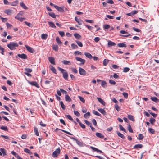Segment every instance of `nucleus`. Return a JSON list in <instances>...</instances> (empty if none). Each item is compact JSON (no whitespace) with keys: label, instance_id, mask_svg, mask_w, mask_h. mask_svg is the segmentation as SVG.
<instances>
[{"label":"nucleus","instance_id":"nucleus-24","mask_svg":"<svg viewBox=\"0 0 159 159\" xmlns=\"http://www.w3.org/2000/svg\"><path fill=\"white\" fill-rule=\"evenodd\" d=\"M61 62L63 64L65 65H70L71 64V63L70 61L66 60H63L61 61Z\"/></svg>","mask_w":159,"mask_h":159},{"label":"nucleus","instance_id":"nucleus-36","mask_svg":"<svg viewBox=\"0 0 159 159\" xmlns=\"http://www.w3.org/2000/svg\"><path fill=\"white\" fill-rule=\"evenodd\" d=\"M51 70L53 73L57 74L55 68L52 66H51Z\"/></svg>","mask_w":159,"mask_h":159},{"label":"nucleus","instance_id":"nucleus-48","mask_svg":"<svg viewBox=\"0 0 159 159\" xmlns=\"http://www.w3.org/2000/svg\"><path fill=\"white\" fill-rule=\"evenodd\" d=\"M0 128L4 131H7L8 130V129L6 126H2Z\"/></svg>","mask_w":159,"mask_h":159},{"label":"nucleus","instance_id":"nucleus-44","mask_svg":"<svg viewBox=\"0 0 159 159\" xmlns=\"http://www.w3.org/2000/svg\"><path fill=\"white\" fill-rule=\"evenodd\" d=\"M149 131L152 134H154L155 133V131L154 130L151 128L148 129Z\"/></svg>","mask_w":159,"mask_h":159},{"label":"nucleus","instance_id":"nucleus-49","mask_svg":"<svg viewBox=\"0 0 159 159\" xmlns=\"http://www.w3.org/2000/svg\"><path fill=\"white\" fill-rule=\"evenodd\" d=\"M110 25L108 24H105L103 25V28L104 29H107L110 28Z\"/></svg>","mask_w":159,"mask_h":159},{"label":"nucleus","instance_id":"nucleus-63","mask_svg":"<svg viewBox=\"0 0 159 159\" xmlns=\"http://www.w3.org/2000/svg\"><path fill=\"white\" fill-rule=\"evenodd\" d=\"M58 33L61 36L63 37L65 35V33L64 32L61 31H59Z\"/></svg>","mask_w":159,"mask_h":159},{"label":"nucleus","instance_id":"nucleus-54","mask_svg":"<svg viewBox=\"0 0 159 159\" xmlns=\"http://www.w3.org/2000/svg\"><path fill=\"white\" fill-rule=\"evenodd\" d=\"M65 116L71 121H73V119L70 115H66Z\"/></svg>","mask_w":159,"mask_h":159},{"label":"nucleus","instance_id":"nucleus-9","mask_svg":"<svg viewBox=\"0 0 159 159\" xmlns=\"http://www.w3.org/2000/svg\"><path fill=\"white\" fill-rule=\"evenodd\" d=\"M75 59L78 61L81 62V64H84L85 61L84 59H83L79 57H76Z\"/></svg>","mask_w":159,"mask_h":159},{"label":"nucleus","instance_id":"nucleus-16","mask_svg":"<svg viewBox=\"0 0 159 159\" xmlns=\"http://www.w3.org/2000/svg\"><path fill=\"white\" fill-rule=\"evenodd\" d=\"M84 55L87 58L90 59H91L93 58L92 55L89 53L88 52H85Z\"/></svg>","mask_w":159,"mask_h":159},{"label":"nucleus","instance_id":"nucleus-6","mask_svg":"<svg viewBox=\"0 0 159 159\" xmlns=\"http://www.w3.org/2000/svg\"><path fill=\"white\" fill-rule=\"evenodd\" d=\"M17 56L20 58L22 59H26L28 58L27 56L24 53H22L21 54H17Z\"/></svg>","mask_w":159,"mask_h":159},{"label":"nucleus","instance_id":"nucleus-62","mask_svg":"<svg viewBox=\"0 0 159 159\" xmlns=\"http://www.w3.org/2000/svg\"><path fill=\"white\" fill-rule=\"evenodd\" d=\"M81 52L79 51H76L74 52V54L75 55H80L81 54Z\"/></svg>","mask_w":159,"mask_h":159},{"label":"nucleus","instance_id":"nucleus-11","mask_svg":"<svg viewBox=\"0 0 159 159\" xmlns=\"http://www.w3.org/2000/svg\"><path fill=\"white\" fill-rule=\"evenodd\" d=\"M48 60L53 65H55V59L54 58L52 57H49L48 58Z\"/></svg>","mask_w":159,"mask_h":159},{"label":"nucleus","instance_id":"nucleus-18","mask_svg":"<svg viewBox=\"0 0 159 159\" xmlns=\"http://www.w3.org/2000/svg\"><path fill=\"white\" fill-rule=\"evenodd\" d=\"M98 110L103 115H105L106 114V112L105 110L102 108L98 109Z\"/></svg>","mask_w":159,"mask_h":159},{"label":"nucleus","instance_id":"nucleus-7","mask_svg":"<svg viewBox=\"0 0 159 159\" xmlns=\"http://www.w3.org/2000/svg\"><path fill=\"white\" fill-rule=\"evenodd\" d=\"M79 73L80 75H84L86 74V71L83 69L79 67Z\"/></svg>","mask_w":159,"mask_h":159},{"label":"nucleus","instance_id":"nucleus-37","mask_svg":"<svg viewBox=\"0 0 159 159\" xmlns=\"http://www.w3.org/2000/svg\"><path fill=\"white\" fill-rule=\"evenodd\" d=\"M75 42L80 47H82L83 46L82 43L79 41L76 40Z\"/></svg>","mask_w":159,"mask_h":159},{"label":"nucleus","instance_id":"nucleus-4","mask_svg":"<svg viewBox=\"0 0 159 159\" xmlns=\"http://www.w3.org/2000/svg\"><path fill=\"white\" fill-rule=\"evenodd\" d=\"M25 47L27 50L30 52L33 53L34 52V49L31 47L26 45H25Z\"/></svg>","mask_w":159,"mask_h":159},{"label":"nucleus","instance_id":"nucleus-60","mask_svg":"<svg viewBox=\"0 0 159 159\" xmlns=\"http://www.w3.org/2000/svg\"><path fill=\"white\" fill-rule=\"evenodd\" d=\"M92 123H93V125L94 126H96L97 125V122H96V120L95 119H93L92 120Z\"/></svg>","mask_w":159,"mask_h":159},{"label":"nucleus","instance_id":"nucleus-13","mask_svg":"<svg viewBox=\"0 0 159 159\" xmlns=\"http://www.w3.org/2000/svg\"><path fill=\"white\" fill-rule=\"evenodd\" d=\"M4 12L8 15H10L11 14L13 13V11L12 9H7L6 10L4 11Z\"/></svg>","mask_w":159,"mask_h":159},{"label":"nucleus","instance_id":"nucleus-42","mask_svg":"<svg viewBox=\"0 0 159 159\" xmlns=\"http://www.w3.org/2000/svg\"><path fill=\"white\" fill-rule=\"evenodd\" d=\"M48 37V35L44 34H43L41 35V38L43 39H46Z\"/></svg>","mask_w":159,"mask_h":159},{"label":"nucleus","instance_id":"nucleus-32","mask_svg":"<svg viewBox=\"0 0 159 159\" xmlns=\"http://www.w3.org/2000/svg\"><path fill=\"white\" fill-rule=\"evenodd\" d=\"M128 118L131 120L134 121H135V119L132 115H128Z\"/></svg>","mask_w":159,"mask_h":159},{"label":"nucleus","instance_id":"nucleus-28","mask_svg":"<svg viewBox=\"0 0 159 159\" xmlns=\"http://www.w3.org/2000/svg\"><path fill=\"white\" fill-rule=\"evenodd\" d=\"M24 13V12L23 11H20L19 13L15 17V18H17V17H19L20 16H22Z\"/></svg>","mask_w":159,"mask_h":159},{"label":"nucleus","instance_id":"nucleus-26","mask_svg":"<svg viewBox=\"0 0 159 159\" xmlns=\"http://www.w3.org/2000/svg\"><path fill=\"white\" fill-rule=\"evenodd\" d=\"M74 35L75 37L77 39H79L81 38V36L77 33H74Z\"/></svg>","mask_w":159,"mask_h":159},{"label":"nucleus","instance_id":"nucleus-38","mask_svg":"<svg viewBox=\"0 0 159 159\" xmlns=\"http://www.w3.org/2000/svg\"><path fill=\"white\" fill-rule=\"evenodd\" d=\"M84 122L85 123V124L89 126V127H91L92 126V124L91 123L89 122L88 120H84Z\"/></svg>","mask_w":159,"mask_h":159},{"label":"nucleus","instance_id":"nucleus-29","mask_svg":"<svg viewBox=\"0 0 159 159\" xmlns=\"http://www.w3.org/2000/svg\"><path fill=\"white\" fill-rule=\"evenodd\" d=\"M143 135L141 134H138L137 138L139 140H141L143 139Z\"/></svg>","mask_w":159,"mask_h":159},{"label":"nucleus","instance_id":"nucleus-61","mask_svg":"<svg viewBox=\"0 0 159 159\" xmlns=\"http://www.w3.org/2000/svg\"><path fill=\"white\" fill-rule=\"evenodd\" d=\"M74 113L77 116L79 117L80 116V114L77 111H74Z\"/></svg>","mask_w":159,"mask_h":159},{"label":"nucleus","instance_id":"nucleus-12","mask_svg":"<svg viewBox=\"0 0 159 159\" xmlns=\"http://www.w3.org/2000/svg\"><path fill=\"white\" fill-rule=\"evenodd\" d=\"M143 147V146L141 144H137L135 145L134 147V148L135 149H138L139 148H142Z\"/></svg>","mask_w":159,"mask_h":159},{"label":"nucleus","instance_id":"nucleus-17","mask_svg":"<svg viewBox=\"0 0 159 159\" xmlns=\"http://www.w3.org/2000/svg\"><path fill=\"white\" fill-rule=\"evenodd\" d=\"M95 134L97 137L100 138H103L104 137V136L100 133H96Z\"/></svg>","mask_w":159,"mask_h":159},{"label":"nucleus","instance_id":"nucleus-47","mask_svg":"<svg viewBox=\"0 0 159 159\" xmlns=\"http://www.w3.org/2000/svg\"><path fill=\"white\" fill-rule=\"evenodd\" d=\"M128 130L131 133H133V131L132 129V128H131V125L129 124L128 125Z\"/></svg>","mask_w":159,"mask_h":159},{"label":"nucleus","instance_id":"nucleus-43","mask_svg":"<svg viewBox=\"0 0 159 159\" xmlns=\"http://www.w3.org/2000/svg\"><path fill=\"white\" fill-rule=\"evenodd\" d=\"M53 49L54 50L56 51H58V47L57 45H53Z\"/></svg>","mask_w":159,"mask_h":159},{"label":"nucleus","instance_id":"nucleus-51","mask_svg":"<svg viewBox=\"0 0 159 159\" xmlns=\"http://www.w3.org/2000/svg\"><path fill=\"white\" fill-rule=\"evenodd\" d=\"M155 120L153 118H151L149 120L150 122L152 125H153L154 123L155 122Z\"/></svg>","mask_w":159,"mask_h":159},{"label":"nucleus","instance_id":"nucleus-41","mask_svg":"<svg viewBox=\"0 0 159 159\" xmlns=\"http://www.w3.org/2000/svg\"><path fill=\"white\" fill-rule=\"evenodd\" d=\"M0 150L1 152L2 153L3 156L6 155V153L5 150L4 148H1L0 149Z\"/></svg>","mask_w":159,"mask_h":159},{"label":"nucleus","instance_id":"nucleus-45","mask_svg":"<svg viewBox=\"0 0 159 159\" xmlns=\"http://www.w3.org/2000/svg\"><path fill=\"white\" fill-rule=\"evenodd\" d=\"M34 131L35 135L37 136H38L39 135V133L38 131L37 128L36 127H35L34 128Z\"/></svg>","mask_w":159,"mask_h":159},{"label":"nucleus","instance_id":"nucleus-22","mask_svg":"<svg viewBox=\"0 0 159 159\" xmlns=\"http://www.w3.org/2000/svg\"><path fill=\"white\" fill-rule=\"evenodd\" d=\"M65 100L66 101L70 102L71 101V98L68 95H65Z\"/></svg>","mask_w":159,"mask_h":159},{"label":"nucleus","instance_id":"nucleus-20","mask_svg":"<svg viewBox=\"0 0 159 159\" xmlns=\"http://www.w3.org/2000/svg\"><path fill=\"white\" fill-rule=\"evenodd\" d=\"M48 23L49 24V25L50 27L54 28H56V26L53 22L49 21L48 22Z\"/></svg>","mask_w":159,"mask_h":159},{"label":"nucleus","instance_id":"nucleus-33","mask_svg":"<svg viewBox=\"0 0 159 159\" xmlns=\"http://www.w3.org/2000/svg\"><path fill=\"white\" fill-rule=\"evenodd\" d=\"M151 99L155 102H157L158 101V99L156 97H153L151 98Z\"/></svg>","mask_w":159,"mask_h":159},{"label":"nucleus","instance_id":"nucleus-39","mask_svg":"<svg viewBox=\"0 0 159 159\" xmlns=\"http://www.w3.org/2000/svg\"><path fill=\"white\" fill-rule=\"evenodd\" d=\"M119 126L120 130L124 132H126V130L124 128H123V127L121 125H119Z\"/></svg>","mask_w":159,"mask_h":159},{"label":"nucleus","instance_id":"nucleus-35","mask_svg":"<svg viewBox=\"0 0 159 159\" xmlns=\"http://www.w3.org/2000/svg\"><path fill=\"white\" fill-rule=\"evenodd\" d=\"M109 62V60L107 59H105L103 61V64L104 66H106Z\"/></svg>","mask_w":159,"mask_h":159},{"label":"nucleus","instance_id":"nucleus-31","mask_svg":"<svg viewBox=\"0 0 159 159\" xmlns=\"http://www.w3.org/2000/svg\"><path fill=\"white\" fill-rule=\"evenodd\" d=\"M24 152H25L28 153L30 155H32L33 154V153L32 152H31L29 149L28 148H25L24 150Z\"/></svg>","mask_w":159,"mask_h":159},{"label":"nucleus","instance_id":"nucleus-15","mask_svg":"<svg viewBox=\"0 0 159 159\" xmlns=\"http://www.w3.org/2000/svg\"><path fill=\"white\" fill-rule=\"evenodd\" d=\"M97 99L98 101L100 103H101L104 106H105V102L102 99L99 97H97Z\"/></svg>","mask_w":159,"mask_h":159},{"label":"nucleus","instance_id":"nucleus-27","mask_svg":"<svg viewBox=\"0 0 159 159\" xmlns=\"http://www.w3.org/2000/svg\"><path fill=\"white\" fill-rule=\"evenodd\" d=\"M116 45V44L113 42H112L110 41H108V46H115Z\"/></svg>","mask_w":159,"mask_h":159},{"label":"nucleus","instance_id":"nucleus-19","mask_svg":"<svg viewBox=\"0 0 159 159\" xmlns=\"http://www.w3.org/2000/svg\"><path fill=\"white\" fill-rule=\"evenodd\" d=\"M75 19L79 25H81L82 24V20H81L79 19L76 17H75Z\"/></svg>","mask_w":159,"mask_h":159},{"label":"nucleus","instance_id":"nucleus-40","mask_svg":"<svg viewBox=\"0 0 159 159\" xmlns=\"http://www.w3.org/2000/svg\"><path fill=\"white\" fill-rule=\"evenodd\" d=\"M71 47L73 49H77L78 48V46L74 43L71 44Z\"/></svg>","mask_w":159,"mask_h":159},{"label":"nucleus","instance_id":"nucleus-34","mask_svg":"<svg viewBox=\"0 0 159 159\" xmlns=\"http://www.w3.org/2000/svg\"><path fill=\"white\" fill-rule=\"evenodd\" d=\"M48 14L49 16L53 18H56V15L53 12L48 13Z\"/></svg>","mask_w":159,"mask_h":159},{"label":"nucleus","instance_id":"nucleus-21","mask_svg":"<svg viewBox=\"0 0 159 159\" xmlns=\"http://www.w3.org/2000/svg\"><path fill=\"white\" fill-rule=\"evenodd\" d=\"M116 134L118 136L120 137L122 139H124L125 138L124 135L123 134L120 133L118 131H116Z\"/></svg>","mask_w":159,"mask_h":159},{"label":"nucleus","instance_id":"nucleus-5","mask_svg":"<svg viewBox=\"0 0 159 159\" xmlns=\"http://www.w3.org/2000/svg\"><path fill=\"white\" fill-rule=\"evenodd\" d=\"M71 139L73 140H75L76 143L79 146L81 147H82L83 146V143L79 141L78 139L73 137Z\"/></svg>","mask_w":159,"mask_h":159},{"label":"nucleus","instance_id":"nucleus-59","mask_svg":"<svg viewBox=\"0 0 159 159\" xmlns=\"http://www.w3.org/2000/svg\"><path fill=\"white\" fill-rule=\"evenodd\" d=\"M109 83L112 85H115L116 84V82L113 80H109Z\"/></svg>","mask_w":159,"mask_h":159},{"label":"nucleus","instance_id":"nucleus-46","mask_svg":"<svg viewBox=\"0 0 159 159\" xmlns=\"http://www.w3.org/2000/svg\"><path fill=\"white\" fill-rule=\"evenodd\" d=\"M78 97L80 99V101H81L83 103H85V100L83 97L80 96H78Z\"/></svg>","mask_w":159,"mask_h":159},{"label":"nucleus","instance_id":"nucleus-53","mask_svg":"<svg viewBox=\"0 0 159 159\" xmlns=\"http://www.w3.org/2000/svg\"><path fill=\"white\" fill-rule=\"evenodd\" d=\"M60 103L62 108L64 110H65V106L63 102L62 101H60Z\"/></svg>","mask_w":159,"mask_h":159},{"label":"nucleus","instance_id":"nucleus-30","mask_svg":"<svg viewBox=\"0 0 159 159\" xmlns=\"http://www.w3.org/2000/svg\"><path fill=\"white\" fill-rule=\"evenodd\" d=\"M20 6L24 9H27L28 8L25 6V4L23 2H21L20 3Z\"/></svg>","mask_w":159,"mask_h":159},{"label":"nucleus","instance_id":"nucleus-10","mask_svg":"<svg viewBox=\"0 0 159 159\" xmlns=\"http://www.w3.org/2000/svg\"><path fill=\"white\" fill-rule=\"evenodd\" d=\"M29 83L30 84L34 86H35L38 88H39V86L38 83L36 82H29Z\"/></svg>","mask_w":159,"mask_h":159},{"label":"nucleus","instance_id":"nucleus-2","mask_svg":"<svg viewBox=\"0 0 159 159\" xmlns=\"http://www.w3.org/2000/svg\"><path fill=\"white\" fill-rule=\"evenodd\" d=\"M18 44L16 42H10L7 45L8 48L11 50H14L16 49L15 47H18Z\"/></svg>","mask_w":159,"mask_h":159},{"label":"nucleus","instance_id":"nucleus-56","mask_svg":"<svg viewBox=\"0 0 159 159\" xmlns=\"http://www.w3.org/2000/svg\"><path fill=\"white\" fill-rule=\"evenodd\" d=\"M25 70L26 71V72H31L32 71V69L30 68H25Z\"/></svg>","mask_w":159,"mask_h":159},{"label":"nucleus","instance_id":"nucleus-3","mask_svg":"<svg viewBox=\"0 0 159 159\" xmlns=\"http://www.w3.org/2000/svg\"><path fill=\"white\" fill-rule=\"evenodd\" d=\"M60 148H57L54 151L52 154V156L53 157H57L58 155L60 154Z\"/></svg>","mask_w":159,"mask_h":159},{"label":"nucleus","instance_id":"nucleus-23","mask_svg":"<svg viewBox=\"0 0 159 159\" xmlns=\"http://www.w3.org/2000/svg\"><path fill=\"white\" fill-rule=\"evenodd\" d=\"M117 46L119 47H126V45L124 43H119L117 45Z\"/></svg>","mask_w":159,"mask_h":159},{"label":"nucleus","instance_id":"nucleus-8","mask_svg":"<svg viewBox=\"0 0 159 159\" xmlns=\"http://www.w3.org/2000/svg\"><path fill=\"white\" fill-rule=\"evenodd\" d=\"M54 7L58 11L60 12H64V10H63V8L64 7H63V8L61 7H58L57 6H54Z\"/></svg>","mask_w":159,"mask_h":159},{"label":"nucleus","instance_id":"nucleus-57","mask_svg":"<svg viewBox=\"0 0 159 159\" xmlns=\"http://www.w3.org/2000/svg\"><path fill=\"white\" fill-rule=\"evenodd\" d=\"M24 23L27 26L29 27H32V25L30 23L27 22V21H25L24 22Z\"/></svg>","mask_w":159,"mask_h":159},{"label":"nucleus","instance_id":"nucleus-1","mask_svg":"<svg viewBox=\"0 0 159 159\" xmlns=\"http://www.w3.org/2000/svg\"><path fill=\"white\" fill-rule=\"evenodd\" d=\"M58 70L61 71L62 73L63 76L65 80H68V75L66 71L60 67H58Z\"/></svg>","mask_w":159,"mask_h":159},{"label":"nucleus","instance_id":"nucleus-64","mask_svg":"<svg viewBox=\"0 0 159 159\" xmlns=\"http://www.w3.org/2000/svg\"><path fill=\"white\" fill-rule=\"evenodd\" d=\"M107 84L106 82L105 81H102L101 83V85L103 87H105V85Z\"/></svg>","mask_w":159,"mask_h":159},{"label":"nucleus","instance_id":"nucleus-58","mask_svg":"<svg viewBox=\"0 0 159 159\" xmlns=\"http://www.w3.org/2000/svg\"><path fill=\"white\" fill-rule=\"evenodd\" d=\"M115 109L117 110V111H119L120 110V107L117 104H116L115 105Z\"/></svg>","mask_w":159,"mask_h":159},{"label":"nucleus","instance_id":"nucleus-52","mask_svg":"<svg viewBox=\"0 0 159 159\" xmlns=\"http://www.w3.org/2000/svg\"><path fill=\"white\" fill-rule=\"evenodd\" d=\"M130 70V68L128 67H125L123 69V72H127L129 71Z\"/></svg>","mask_w":159,"mask_h":159},{"label":"nucleus","instance_id":"nucleus-50","mask_svg":"<svg viewBox=\"0 0 159 159\" xmlns=\"http://www.w3.org/2000/svg\"><path fill=\"white\" fill-rule=\"evenodd\" d=\"M93 113L96 115H97V116H101V114L99 113H98V112L97 111H95V110H93Z\"/></svg>","mask_w":159,"mask_h":159},{"label":"nucleus","instance_id":"nucleus-55","mask_svg":"<svg viewBox=\"0 0 159 159\" xmlns=\"http://www.w3.org/2000/svg\"><path fill=\"white\" fill-rule=\"evenodd\" d=\"M90 116V113L89 112H88L84 115V117L85 118H86L88 117H89Z\"/></svg>","mask_w":159,"mask_h":159},{"label":"nucleus","instance_id":"nucleus-14","mask_svg":"<svg viewBox=\"0 0 159 159\" xmlns=\"http://www.w3.org/2000/svg\"><path fill=\"white\" fill-rule=\"evenodd\" d=\"M90 148L91 149H92V150H94L95 151L97 152H100L101 153H103V152L102 151H101V150L98 149L94 147L93 146H90Z\"/></svg>","mask_w":159,"mask_h":159},{"label":"nucleus","instance_id":"nucleus-25","mask_svg":"<svg viewBox=\"0 0 159 159\" xmlns=\"http://www.w3.org/2000/svg\"><path fill=\"white\" fill-rule=\"evenodd\" d=\"M56 41L57 43L59 45H61L62 44V42L61 41L59 38L58 37H57L56 38Z\"/></svg>","mask_w":159,"mask_h":159}]
</instances>
